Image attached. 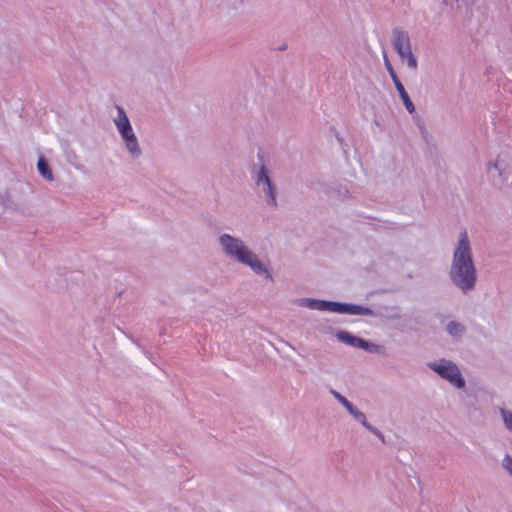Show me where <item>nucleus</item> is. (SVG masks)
Instances as JSON below:
<instances>
[{"mask_svg": "<svg viewBox=\"0 0 512 512\" xmlns=\"http://www.w3.org/2000/svg\"><path fill=\"white\" fill-rule=\"evenodd\" d=\"M448 275L451 283L463 294H468L475 289L477 271L466 232L460 235Z\"/></svg>", "mask_w": 512, "mask_h": 512, "instance_id": "1", "label": "nucleus"}, {"mask_svg": "<svg viewBox=\"0 0 512 512\" xmlns=\"http://www.w3.org/2000/svg\"><path fill=\"white\" fill-rule=\"evenodd\" d=\"M218 244L222 253L230 260L249 267L256 275L272 279L267 265L250 249L245 241L228 233L218 236Z\"/></svg>", "mask_w": 512, "mask_h": 512, "instance_id": "2", "label": "nucleus"}, {"mask_svg": "<svg viewBox=\"0 0 512 512\" xmlns=\"http://www.w3.org/2000/svg\"><path fill=\"white\" fill-rule=\"evenodd\" d=\"M250 175L258 195L265 201L268 207L276 208L278 206L277 186L272 179V172L267 167L263 153L258 152L257 162L251 167Z\"/></svg>", "mask_w": 512, "mask_h": 512, "instance_id": "3", "label": "nucleus"}, {"mask_svg": "<svg viewBox=\"0 0 512 512\" xmlns=\"http://www.w3.org/2000/svg\"><path fill=\"white\" fill-rule=\"evenodd\" d=\"M117 115L113 118V122L123 140L125 148L131 159H138L142 156L138 138L133 130L130 120L121 106H116Z\"/></svg>", "mask_w": 512, "mask_h": 512, "instance_id": "4", "label": "nucleus"}, {"mask_svg": "<svg viewBox=\"0 0 512 512\" xmlns=\"http://www.w3.org/2000/svg\"><path fill=\"white\" fill-rule=\"evenodd\" d=\"M311 310L328 311L350 315L375 316L374 311L366 306L314 298L312 300Z\"/></svg>", "mask_w": 512, "mask_h": 512, "instance_id": "5", "label": "nucleus"}, {"mask_svg": "<svg viewBox=\"0 0 512 512\" xmlns=\"http://www.w3.org/2000/svg\"><path fill=\"white\" fill-rule=\"evenodd\" d=\"M428 367L455 387L459 389L465 387V380L461 375L460 369L452 361L442 358L439 361L428 363Z\"/></svg>", "mask_w": 512, "mask_h": 512, "instance_id": "6", "label": "nucleus"}, {"mask_svg": "<svg viewBox=\"0 0 512 512\" xmlns=\"http://www.w3.org/2000/svg\"><path fill=\"white\" fill-rule=\"evenodd\" d=\"M392 43L398 55L412 50L410 36L407 31L395 27L392 30Z\"/></svg>", "mask_w": 512, "mask_h": 512, "instance_id": "7", "label": "nucleus"}, {"mask_svg": "<svg viewBox=\"0 0 512 512\" xmlns=\"http://www.w3.org/2000/svg\"><path fill=\"white\" fill-rule=\"evenodd\" d=\"M487 172L493 179L494 184L498 187H502L508 180L506 167L503 166L498 159L490 161L487 164Z\"/></svg>", "mask_w": 512, "mask_h": 512, "instance_id": "8", "label": "nucleus"}, {"mask_svg": "<svg viewBox=\"0 0 512 512\" xmlns=\"http://www.w3.org/2000/svg\"><path fill=\"white\" fill-rule=\"evenodd\" d=\"M336 338L340 342H342L350 347H355V348H360L362 341H363V338L357 337L345 330L338 331L336 333Z\"/></svg>", "mask_w": 512, "mask_h": 512, "instance_id": "9", "label": "nucleus"}, {"mask_svg": "<svg viewBox=\"0 0 512 512\" xmlns=\"http://www.w3.org/2000/svg\"><path fill=\"white\" fill-rule=\"evenodd\" d=\"M395 85V88L397 89L398 93H399V96L406 108V110L412 114L415 112V106L413 104V102L411 101L409 95L407 94L403 84L400 82H397L394 84Z\"/></svg>", "mask_w": 512, "mask_h": 512, "instance_id": "10", "label": "nucleus"}, {"mask_svg": "<svg viewBox=\"0 0 512 512\" xmlns=\"http://www.w3.org/2000/svg\"><path fill=\"white\" fill-rule=\"evenodd\" d=\"M446 331L451 337L459 339L464 335L466 328L460 322L450 321L446 326Z\"/></svg>", "mask_w": 512, "mask_h": 512, "instance_id": "11", "label": "nucleus"}, {"mask_svg": "<svg viewBox=\"0 0 512 512\" xmlns=\"http://www.w3.org/2000/svg\"><path fill=\"white\" fill-rule=\"evenodd\" d=\"M326 193L330 195L331 197L337 198V199H344L348 196L349 190L346 186H343L341 184H334L332 186H329L326 190Z\"/></svg>", "mask_w": 512, "mask_h": 512, "instance_id": "12", "label": "nucleus"}, {"mask_svg": "<svg viewBox=\"0 0 512 512\" xmlns=\"http://www.w3.org/2000/svg\"><path fill=\"white\" fill-rule=\"evenodd\" d=\"M37 169H38L39 174L44 179H46L47 181H53L54 180V176H53V173H52V171H51V169L49 167V164L47 163V161L45 160V158L43 156H41L38 159Z\"/></svg>", "mask_w": 512, "mask_h": 512, "instance_id": "13", "label": "nucleus"}, {"mask_svg": "<svg viewBox=\"0 0 512 512\" xmlns=\"http://www.w3.org/2000/svg\"><path fill=\"white\" fill-rule=\"evenodd\" d=\"M360 349L373 354L386 355V349L383 345L372 343L365 339H363Z\"/></svg>", "mask_w": 512, "mask_h": 512, "instance_id": "14", "label": "nucleus"}, {"mask_svg": "<svg viewBox=\"0 0 512 512\" xmlns=\"http://www.w3.org/2000/svg\"><path fill=\"white\" fill-rule=\"evenodd\" d=\"M347 412L363 426L366 425L367 419L363 412H361L352 402L345 408Z\"/></svg>", "mask_w": 512, "mask_h": 512, "instance_id": "15", "label": "nucleus"}, {"mask_svg": "<svg viewBox=\"0 0 512 512\" xmlns=\"http://www.w3.org/2000/svg\"><path fill=\"white\" fill-rule=\"evenodd\" d=\"M347 412L363 426L366 425L367 419L363 412H361L352 402L345 408Z\"/></svg>", "mask_w": 512, "mask_h": 512, "instance_id": "16", "label": "nucleus"}, {"mask_svg": "<svg viewBox=\"0 0 512 512\" xmlns=\"http://www.w3.org/2000/svg\"><path fill=\"white\" fill-rule=\"evenodd\" d=\"M347 412L363 426L366 425L367 419L363 412H361L352 402L345 408Z\"/></svg>", "mask_w": 512, "mask_h": 512, "instance_id": "17", "label": "nucleus"}, {"mask_svg": "<svg viewBox=\"0 0 512 512\" xmlns=\"http://www.w3.org/2000/svg\"><path fill=\"white\" fill-rule=\"evenodd\" d=\"M400 59L403 62H406L407 66L411 68L412 70H416L418 67V62L414 54L412 53V50L407 51L403 54L399 55Z\"/></svg>", "mask_w": 512, "mask_h": 512, "instance_id": "18", "label": "nucleus"}, {"mask_svg": "<svg viewBox=\"0 0 512 512\" xmlns=\"http://www.w3.org/2000/svg\"><path fill=\"white\" fill-rule=\"evenodd\" d=\"M383 58H384L385 68L388 71L393 83L395 84L397 82H400V80H399V78H398V76H397V74H396V72H395V70L385 52L383 53Z\"/></svg>", "mask_w": 512, "mask_h": 512, "instance_id": "19", "label": "nucleus"}, {"mask_svg": "<svg viewBox=\"0 0 512 512\" xmlns=\"http://www.w3.org/2000/svg\"><path fill=\"white\" fill-rule=\"evenodd\" d=\"M501 415L506 428L512 431V411L501 409Z\"/></svg>", "mask_w": 512, "mask_h": 512, "instance_id": "20", "label": "nucleus"}, {"mask_svg": "<svg viewBox=\"0 0 512 512\" xmlns=\"http://www.w3.org/2000/svg\"><path fill=\"white\" fill-rule=\"evenodd\" d=\"M330 393L344 408H346L347 405L350 404V401L338 391L331 389Z\"/></svg>", "mask_w": 512, "mask_h": 512, "instance_id": "21", "label": "nucleus"}, {"mask_svg": "<svg viewBox=\"0 0 512 512\" xmlns=\"http://www.w3.org/2000/svg\"><path fill=\"white\" fill-rule=\"evenodd\" d=\"M364 427L371 433H373L375 436H377L382 442H384V435L378 428L369 424L368 421L366 422V425H364Z\"/></svg>", "mask_w": 512, "mask_h": 512, "instance_id": "22", "label": "nucleus"}, {"mask_svg": "<svg viewBox=\"0 0 512 512\" xmlns=\"http://www.w3.org/2000/svg\"><path fill=\"white\" fill-rule=\"evenodd\" d=\"M364 427L371 433H373L375 436H377L382 442H384V435L378 428L369 424L368 421L366 422V425H364Z\"/></svg>", "mask_w": 512, "mask_h": 512, "instance_id": "23", "label": "nucleus"}, {"mask_svg": "<svg viewBox=\"0 0 512 512\" xmlns=\"http://www.w3.org/2000/svg\"><path fill=\"white\" fill-rule=\"evenodd\" d=\"M313 298H298L294 301V303L301 307H307L311 309Z\"/></svg>", "mask_w": 512, "mask_h": 512, "instance_id": "24", "label": "nucleus"}, {"mask_svg": "<svg viewBox=\"0 0 512 512\" xmlns=\"http://www.w3.org/2000/svg\"><path fill=\"white\" fill-rule=\"evenodd\" d=\"M503 466L512 476V458L509 455L504 457Z\"/></svg>", "mask_w": 512, "mask_h": 512, "instance_id": "25", "label": "nucleus"}]
</instances>
